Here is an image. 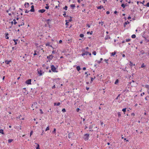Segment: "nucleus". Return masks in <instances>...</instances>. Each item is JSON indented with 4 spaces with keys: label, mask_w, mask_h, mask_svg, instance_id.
<instances>
[{
    "label": "nucleus",
    "mask_w": 149,
    "mask_h": 149,
    "mask_svg": "<svg viewBox=\"0 0 149 149\" xmlns=\"http://www.w3.org/2000/svg\"><path fill=\"white\" fill-rule=\"evenodd\" d=\"M52 19H48L46 20V21L47 22V23L49 25V21H51Z\"/></svg>",
    "instance_id": "14"
},
{
    "label": "nucleus",
    "mask_w": 149,
    "mask_h": 149,
    "mask_svg": "<svg viewBox=\"0 0 149 149\" xmlns=\"http://www.w3.org/2000/svg\"><path fill=\"white\" fill-rule=\"evenodd\" d=\"M126 6V5H125L124 4H122L121 6L123 8H125V6Z\"/></svg>",
    "instance_id": "26"
},
{
    "label": "nucleus",
    "mask_w": 149,
    "mask_h": 149,
    "mask_svg": "<svg viewBox=\"0 0 149 149\" xmlns=\"http://www.w3.org/2000/svg\"><path fill=\"white\" fill-rule=\"evenodd\" d=\"M118 80L117 79L116 80V81H115V84H117L118 83Z\"/></svg>",
    "instance_id": "36"
},
{
    "label": "nucleus",
    "mask_w": 149,
    "mask_h": 149,
    "mask_svg": "<svg viewBox=\"0 0 149 149\" xmlns=\"http://www.w3.org/2000/svg\"><path fill=\"white\" fill-rule=\"evenodd\" d=\"M103 60V59L102 58H100V61H97V63H100L102 62V61Z\"/></svg>",
    "instance_id": "25"
},
{
    "label": "nucleus",
    "mask_w": 149,
    "mask_h": 149,
    "mask_svg": "<svg viewBox=\"0 0 149 149\" xmlns=\"http://www.w3.org/2000/svg\"><path fill=\"white\" fill-rule=\"evenodd\" d=\"M126 108H124V109H123L122 110V111L124 112H125L126 111Z\"/></svg>",
    "instance_id": "41"
},
{
    "label": "nucleus",
    "mask_w": 149,
    "mask_h": 149,
    "mask_svg": "<svg viewBox=\"0 0 149 149\" xmlns=\"http://www.w3.org/2000/svg\"><path fill=\"white\" fill-rule=\"evenodd\" d=\"M62 111L63 112H66L65 109L64 108L62 110Z\"/></svg>",
    "instance_id": "38"
},
{
    "label": "nucleus",
    "mask_w": 149,
    "mask_h": 149,
    "mask_svg": "<svg viewBox=\"0 0 149 149\" xmlns=\"http://www.w3.org/2000/svg\"><path fill=\"white\" fill-rule=\"evenodd\" d=\"M102 8H103V7H102L101 6H98L97 7V9H101Z\"/></svg>",
    "instance_id": "40"
},
{
    "label": "nucleus",
    "mask_w": 149,
    "mask_h": 149,
    "mask_svg": "<svg viewBox=\"0 0 149 149\" xmlns=\"http://www.w3.org/2000/svg\"><path fill=\"white\" fill-rule=\"evenodd\" d=\"M13 139H9L8 140V142L9 143H10L13 141Z\"/></svg>",
    "instance_id": "24"
},
{
    "label": "nucleus",
    "mask_w": 149,
    "mask_h": 149,
    "mask_svg": "<svg viewBox=\"0 0 149 149\" xmlns=\"http://www.w3.org/2000/svg\"><path fill=\"white\" fill-rule=\"evenodd\" d=\"M110 13H109V11H107L106 12V13L107 14H109Z\"/></svg>",
    "instance_id": "63"
},
{
    "label": "nucleus",
    "mask_w": 149,
    "mask_h": 149,
    "mask_svg": "<svg viewBox=\"0 0 149 149\" xmlns=\"http://www.w3.org/2000/svg\"><path fill=\"white\" fill-rule=\"evenodd\" d=\"M63 15L64 16V17H65V15H66V12H64V14H63Z\"/></svg>",
    "instance_id": "54"
},
{
    "label": "nucleus",
    "mask_w": 149,
    "mask_h": 149,
    "mask_svg": "<svg viewBox=\"0 0 149 149\" xmlns=\"http://www.w3.org/2000/svg\"><path fill=\"white\" fill-rule=\"evenodd\" d=\"M94 78H91V82H92L93 80L94 79Z\"/></svg>",
    "instance_id": "62"
},
{
    "label": "nucleus",
    "mask_w": 149,
    "mask_h": 149,
    "mask_svg": "<svg viewBox=\"0 0 149 149\" xmlns=\"http://www.w3.org/2000/svg\"><path fill=\"white\" fill-rule=\"evenodd\" d=\"M141 54H143L144 53V52L143 51V50H142L140 52Z\"/></svg>",
    "instance_id": "45"
},
{
    "label": "nucleus",
    "mask_w": 149,
    "mask_h": 149,
    "mask_svg": "<svg viewBox=\"0 0 149 149\" xmlns=\"http://www.w3.org/2000/svg\"><path fill=\"white\" fill-rule=\"evenodd\" d=\"M51 70L52 72H58V71H57L56 70V68L54 65H52L51 66Z\"/></svg>",
    "instance_id": "2"
},
{
    "label": "nucleus",
    "mask_w": 149,
    "mask_h": 149,
    "mask_svg": "<svg viewBox=\"0 0 149 149\" xmlns=\"http://www.w3.org/2000/svg\"><path fill=\"white\" fill-rule=\"evenodd\" d=\"M37 71L38 73L40 74V76L42 75V70L40 69H38Z\"/></svg>",
    "instance_id": "5"
},
{
    "label": "nucleus",
    "mask_w": 149,
    "mask_h": 149,
    "mask_svg": "<svg viewBox=\"0 0 149 149\" xmlns=\"http://www.w3.org/2000/svg\"><path fill=\"white\" fill-rule=\"evenodd\" d=\"M114 13L116 14H117V11H115L114 12Z\"/></svg>",
    "instance_id": "64"
},
{
    "label": "nucleus",
    "mask_w": 149,
    "mask_h": 149,
    "mask_svg": "<svg viewBox=\"0 0 149 149\" xmlns=\"http://www.w3.org/2000/svg\"><path fill=\"white\" fill-rule=\"evenodd\" d=\"M67 8H68L67 6H65V7L63 8V9L65 10H67Z\"/></svg>",
    "instance_id": "35"
},
{
    "label": "nucleus",
    "mask_w": 149,
    "mask_h": 149,
    "mask_svg": "<svg viewBox=\"0 0 149 149\" xmlns=\"http://www.w3.org/2000/svg\"><path fill=\"white\" fill-rule=\"evenodd\" d=\"M54 57L52 55H49V56H47V58L49 60H51Z\"/></svg>",
    "instance_id": "6"
},
{
    "label": "nucleus",
    "mask_w": 149,
    "mask_h": 149,
    "mask_svg": "<svg viewBox=\"0 0 149 149\" xmlns=\"http://www.w3.org/2000/svg\"><path fill=\"white\" fill-rule=\"evenodd\" d=\"M31 79H28L26 81V83L27 84H31Z\"/></svg>",
    "instance_id": "4"
},
{
    "label": "nucleus",
    "mask_w": 149,
    "mask_h": 149,
    "mask_svg": "<svg viewBox=\"0 0 149 149\" xmlns=\"http://www.w3.org/2000/svg\"><path fill=\"white\" fill-rule=\"evenodd\" d=\"M33 104H32V106H31V107H32V108H34V107H33V105H36V104H37V103H36V102H34V103H33ZM33 110H34V109H33Z\"/></svg>",
    "instance_id": "27"
},
{
    "label": "nucleus",
    "mask_w": 149,
    "mask_h": 149,
    "mask_svg": "<svg viewBox=\"0 0 149 149\" xmlns=\"http://www.w3.org/2000/svg\"><path fill=\"white\" fill-rule=\"evenodd\" d=\"M116 53L115 52H112L111 53V56H114L116 54Z\"/></svg>",
    "instance_id": "21"
},
{
    "label": "nucleus",
    "mask_w": 149,
    "mask_h": 149,
    "mask_svg": "<svg viewBox=\"0 0 149 149\" xmlns=\"http://www.w3.org/2000/svg\"><path fill=\"white\" fill-rule=\"evenodd\" d=\"M56 132V129L55 128L54 129L53 131L52 132V133L53 134H55Z\"/></svg>",
    "instance_id": "29"
},
{
    "label": "nucleus",
    "mask_w": 149,
    "mask_h": 149,
    "mask_svg": "<svg viewBox=\"0 0 149 149\" xmlns=\"http://www.w3.org/2000/svg\"><path fill=\"white\" fill-rule=\"evenodd\" d=\"M28 11L27 10H25V13H28V12L29 11Z\"/></svg>",
    "instance_id": "57"
},
{
    "label": "nucleus",
    "mask_w": 149,
    "mask_h": 149,
    "mask_svg": "<svg viewBox=\"0 0 149 149\" xmlns=\"http://www.w3.org/2000/svg\"><path fill=\"white\" fill-rule=\"evenodd\" d=\"M11 62V60H10L9 61L6 60L5 61V62L6 63V64H8Z\"/></svg>",
    "instance_id": "12"
},
{
    "label": "nucleus",
    "mask_w": 149,
    "mask_h": 149,
    "mask_svg": "<svg viewBox=\"0 0 149 149\" xmlns=\"http://www.w3.org/2000/svg\"><path fill=\"white\" fill-rule=\"evenodd\" d=\"M89 137V134H84L83 138L85 141H87L88 140Z\"/></svg>",
    "instance_id": "1"
},
{
    "label": "nucleus",
    "mask_w": 149,
    "mask_h": 149,
    "mask_svg": "<svg viewBox=\"0 0 149 149\" xmlns=\"http://www.w3.org/2000/svg\"><path fill=\"white\" fill-rule=\"evenodd\" d=\"M40 113H41V114H42L43 113V112L42 111V109H40Z\"/></svg>",
    "instance_id": "52"
},
{
    "label": "nucleus",
    "mask_w": 149,
    "mask_h": 149,
    "mask_svg": "<svg viewBox=\"0 0 149 149\" xmlns=\"http://www.w3.org/2000/svg\"><path fill=\"white\" fill-rule=\"evenodd\" d=\"M45 8L46 9H48L49 8V6H47L45 7Z\"/></svg>",
    "instance_id": "60"
},
{
    "label": "nucleus",
    "mask_w": 149,
    "mask_h": 149,
    "mask_svg": "<svg viewBox=\"0 0 149 149\" xmlns=\"http://www.w3.org/2000/svg\"><path fill=\"white\" fill-rule=\"evenodd\" d=\"M124 140H126V141H127V142L129 141H128V140H126V138H124Z\"/></svg>",
    "instance_id": "61"
},
{
    "label": "nucleus",
    "mask_w": 149,
    "mask_h": 149,
    "mask_svg": "<svg viewBox=\"0 0 149 149\" xmlns=\"http://www.w3.org/2000/svg\"><path fill=\"white\" fill-rule=\"evenodd\" d=\"M86 26L88 27V28H89L90 27V26L89 24H86Z\"/></svg>",
    "instance_id": "55"
},
{
    "label": "nucleus",
    "mask_w": 149,
    "mask_h": 149,
    "mask_svg": "<svg viewBox=\"0 0 149 149\" xmlns=\"http://www.w3.org/2000/svg\"><path fill=\"white\" fill-rule=\"evenodd\" d=\"M130 64L129 65L130 66L132 67L133 65H134V66L135 65V64H133L132 63L131 61H130Z\"/></svg>",
    "instance_id": "18"
},
{
    "label": "nucleus",
    "mask_w": 149,
    "mask_h": 149,
    "mask_svg": "<svg viewBox=\"0 0 149 149\" xmlns=\"http://www.w3.org/2000/svg\"><path fill=\"white\" fill-rule=\"evenodd\" d=\"M54 105H57V106H59L60 104V102H58L57 103H54Z\"/></svg>",
    "instance_id": "23"
},
{
    "label": "nucleus",
    "mask_w": 149,
    "mask_h": 149,
    "mask_svg": "<svg viewBox=\"0 0 149 149\" xmlns=\"http://www.w3.org/2000/svg\"><path fill=\"white\" fill-rule=\"evenodd\" d=\"M45 10L43 9H42L41 10H38V12L41 13H43L45 12Z\"/></svg>",
    "instance_id": "13"
},
{
    "label": "nucleus",
    "mask_w": 149,
    "mask_h": 149,
    "mask_svg": "<svg viewBox=\"0 0 149 149\" xmlns=\"http://www.w3.org/2000/svg\"><path fill=\"white\" fill-rule=\"evenodd\" d=\"M96 52L95 51H94L93 52V54L94 55H96Z\"/></svg>",
    "instance_id": "44"
},
{
    "label": "nucleus",
    "mask_w": 149,
    "mask_h": 149,
    "mask_svg": "<svg viewBox=\"0 0 149 149\" xmlns=\"http://www.w3.org/2000/svg\"><path fill=\"white\" fill-rule=\"evenodd\" d=\"M131 37L133 38H136V36L135 34H133L132 36Z\"/></svg>",
    "instance_id": "30"
},
{
    "label": "nucleus",
    "mask_w": 149,
    "mask_h": 149,
    "mask_svg": "<svg viewBox=\"0 0 149 149\" xmlns=\"http://www.w3.org/2000/svg\"><path fill=\"white\" fill-rule=\"evenodd\" d=\"M104 61L106 62V63H108V61H109L108 59H105L104 60Z\"/></svg>",
    "instance_id": "37"
},
{
    "label": "nucleus",
    "mask_w": 149,
    "mask_h": 149,
    "mask_svg": "<svg viewBox=\"0 0 149 149\" xmlns=\"http://www.w3.org/2000/svg\"><path fill=\"white\" fill-rule=\"evenodd\" d=\"M70 7L72 8V9H74V8L75 7V4H72L71 5H70Z\"/></svg>",
    "instance_id": "16"
},
{
    "label": "nucleus",
    "mask_w": 149,
    "mask_h": 149,
    "mask_svg": "<svg viewBox=\"0 0 149 149\" xmlns=\"http://www.w3.org/2000/svg\"><path fill=\"white\" fill-rule=\"evenodd\" d=\"M19 24L18 25V26L19 27H20L21 26H23L24 24V23L23 22V20H22V21H21V23H19Z\"/></svg>",
    "instance_id": "9"
},
{
    "label": "nucleus",
    "mask_w": 149,
    "mask_h": 149,
    "mask_svg": "<svg viewBox=\"0 0 149 149\" xmlns=\"http://www.w3.org/2000/svg\"><path fill=\"white\" fill-rule=\"evenodd\" d=\"M144 2H145V1H143L142 2H140V3H142L143 4H144Z\"/></svg>",
    "instance_id": "56"
},
{
    "label": "nucleus",
    "mask_w": 149,
    "mask_h": 149,
    "mask_svg": "<svg viewBox=\"0 0 149 149\" xmlns=\"http://www.w3.org/2000/svg\"><path fill=\"white\" fill-rule=\"evenodd\" d=\"M146 6L147 7H149V2H148Z\"/></svg>",
    "instance_id": "51"
},
{
    "label": "nucleus",
    "mask_w": 149,
    "mask_h": 149,
    "mask_svg": "<svg viewBox=\"0 0 149 149\" xmlns=\"http://www.w3.org/2000/svg\"><path fill=\"white\" fill-rule=\"evenodd\" d=\"M30 11H31V12H33L34 11V8H31V9L30 10Z\"/></svg>",
    "instance_id": "42"
},
{
    "label": "nucleus",
    "mask_w": 149,
    "mask_h": 149,
    "mask_svg": "<svg viewBox=\"0 0 149 149\" xmlns=\"http://www.w3.org/2000/svg\"><path fill=\"white\" fill-rule=\"evenodd\" d=\"M104 39L105 40H106L108 39H110L111 37H110L108 35H107L105 36Z\"/></svg>",
    "instance_id": "8"
},
{
    "label": "nucleus",
    "mask_w": 149,
    "mask_h": 149,
    "mask_svg": "<svg viewBox=\"0 0 149 149\" xmlns=\"http://www.w3.org/2000/svg\"><path fill=\"white\" fill-rule=\"evenodd\" d=\"M87 34H90L91 35H92V33H93V31H91V32H89V31H88L87 32Z\"/></svg>",
    "instance_id": "32"
},
{
    "label": "nucleus",
    "mask_w": 149,
    "mask_h": 149,
    "mask_svg": "<svg viewBox=\"0 0 149 149\" xmlns=\"http://www.w3.org/2000/svg\"><path fill=\"white\" fill-rule=\"evenodd\" d=\"M79 36L81 38H83L84 37V35L83 34H81L79 35Z\"/></svg>",
    "instance_id": "34"
},
{
    "label": "nucleus",
    "mask_w": 149,
    "mask_h": 149,
    "mask_svg": "<svg viewBox=\"0 0 149 149\" xmlns=\"http://www.w3.org/2000/svg\"><path fill=\"white\" fill-rule=\"evenodd\" d=\"M130 40H131V39H126L125 40V42H129L130 41Z\"/></svg>",
    "instance_id": "33"
},
{
    "label": "nucleus",
    "mask_w": 149,
    "mask_h": 149,
    "mask_svg": "<svg viewBox=\"0 0 149 149\" xmlns=\"http://www.w3.org/2000/svg\"><path fill=\"white\" fill-rule=\"evenodd\" d=\"M5 38L6 39H8L9 38L8 37L9 34L8 33H6L5 34Z\"/></svg>",
    "instance_id": "10"
},
{
    "label": "nucleus",
    "mask_w": 149,
    "mask_h": 149,
    "mask_svg": "<svg viewBox=\"0 0 149 149\" xmlns=\"http://www.w3.org/2000/svg\"><path fill=\"white\" fill-rule=\"evenodd\" d=\"M145 67V65H144V63H143L142 65H141V68H144V67Z\"/></svg>",
    "instance_id": "43"
},
{
    "label": "nucleus",
    "mask_w": 149,
    "mask_h": 149,
    "mask_svg": "<svg viewBox=\"0 0 149 149\" xmlns=\"http://www.w3.org/2000/svg\"><path fill=\"white\" fill-rule=\"evenodd\" d=\"M0 133L1 134H4V133L3 132V130L2 129L0 130Z\"/></svg>",
    "instance_id": "20"
},
{
    "label": "nucleus",
    "mask_w": 149,
    "mask_h": 149,
    "mask_svg": "<svg viewBox=\"0 0 149 149\" xmlns=\"http://www.w3.org/2000/svg\"><path fill=\"white\" fill-rule=\"evenodd\" d=\"M76 69L78 71H79L80 70V68L79 66H77Z\"/></svg>",
    "instance_id": "22"
},
{
    "label": "nucleus",
    "mask_w": 149,
    "mask_h": 149,
    "mask_svg": "<svg viewBox=\"0 0 149 149\" xmlns=\"http://www.w3.org/2000/svg\"><path fill=\"white\" fill-rule=\"evenodd\" d=\"M67 20H65V22H66V23H65V25H66V26H68V22H67Z\"/></svg>",
    "instance_id": "50"
},
{
    "label": "nucleus",
    "mask_w": 149,
    "mask_h": 149,
    "mask_svg": "<svg viewBox=\"0 0 149 149\" xmlns=\"http://www.w3.org/2000/svg\"><path fill=\"white\" fill-rule=\"evenodd\" d=\"M35 144L37 145V147L36 148V149H40L39 147V144L37 143H36Z\"/></svg>",
    "instance_id": "19"
},
{
    "label": "nucleus",
    "mask_w": 149,
    "mask_h": 149,
    "mask_svg": "<svg viewBox=\"0 0 149 149\" xmlns=\"http://www.w3.org/2000/svg\"><path fill=\"white\" fill-rule=\"evenodd\" d=\"M118 116L119 117H121V114H120V112H118Z\"/></svg>",
    "instance_id": "31"
},
{
    "label": "nucleus",
    "mask_w": 149,
    "mask_h": 149,
    "mask_svg": "<svg viewBox=\"0 0 149 149\" xmlns=\"http://www.w3.org/2000/svg\"><path fill=\"white\" fill-rule=\"evenodd\" d=\"M13 21L14 22V24H16L17 23V22H16V20L15 19H14L13 20Z\"/></svg>",
    "instance_id": "39"
},
{
    "label": "nucleus",
    "mask_w": 149,
    "mask_h": 149,
    "mask_svg": "<svg viewBox=\"0 0 149 149\" xmlns=\"http://www.w3.org/2000/svg\"><path fill=\"white\" fill-rule=\"evenodd\" d=\"M129 23H130V22L128 21H127L126 22H125L124 23V27H125L126 25H127L128 24H129Z\"/></svg>",
    "instance_id": "17"
},
{
    "label": "nucleus",
    "mask_w": 149,
    "mask_h": 149,
    "mask_svg": "<svg viewBox=\"0 0 149 149\" xmlns=\"http://www.w3.org/2000/svg\"><path fill=\"white\" fill-rule=\"evenodd\" d=\"M37 51H34V53L33 54V55L35 56L37 54L36 53Z\"/></svg>",
    "instance_id": "48"
},
{
    "label": "nucleus",
    "mask_w": 149,
    "mask_h": 149,
    "mask_svg": "<svg viewBox=\"0 0 149 149\" xmlns=\"http://www.w3.org/2000/svg\"><path fill=\"white\" fill-rule=\"evenodd\" d=\"M49 130V127H47V128H46V130H45V131H47V130Z\"/></svg>",
    "instance_id": "46"
},
{
    "label": "nucleus",
    "mask_w": 149,
    "mask_h": 149,
    "mask_svg": "<svg viewBox=\"0 0 149 149\" xmlns=\"http://www.w3.org/2000/svg\"><path fill=\"white\" fill-rule=\"evenodd\" d=\"M13 40L15 42V45H16L17 44V42L18 41V40H15V39H13Z\"/></svg>",
    "instance_id": "28"
},
{
    "label": "nucleus",
    "mask_w": 149,
    "mask_h": 149,
    "mask_svg": "<svg viewBox=\"0 0 149 149\" xmlns=\"http://www.w3.org/2000/svg\"><path fill=\"white\" fill-rule=\"evenodd\" d=\"M55 87H56L55 86V85H54V86L52 87V89H54V88H55Z\"/></svg>",
    "instance_id": "58"
},
{
    "label": "nucleus",
    "mask_w": 149,
    "mask_h": 149,
    "mask_svg": "<svg viewBox=\"0 0 149 149\" xmlns=\"http://www.w3.org/2000/svg\"><path fill=\"white\" fill-rule=\"evenodd\" d=\"M33 133V131H31L30 133V136L31 137V135Z\"/></svg>",
    "instance_id": "49"
},
{
    "label": "nucleus",
    "mask_w": 149,
    "mask_h": 149,
    "mask_svg": "<svg viewBox=\"0 0 149 149\" xmlns=\"http://www.w3.org/2000/svg\"><path fill=\"white\" fill-rule=\"evenodd\" d=\"M103 1L104 3H105V2L107 1V0H102Z\"/></svg>",
    "instance_id": "59"
},
{
    "label": "nucleus",
    "mask_w": 149,
    "mask_h": 149,
    "mask_svg": "<svg viewBox=\"0 0 149 149\" xmlns=\"http://www.w3.org/2000/svg\"><path fill=\"white\" fill-rule=\"evenodd\" d=\"M10 52L9 53H10L11 54L13 55V54H15L14 52V47H12V49L10 51Z\"/></svg>",
    "instance_id": "3"
},
{
    "label": "nucleus",
    "mask_w": 149,
    "mask_h": 149,
    "mask_svg": "<svg viewBox=\"0 0 149 149\" xmlns=\"http://www.w3.org/2000/svg\"><path fill=\"white\" fill-rule=\"evenodd\" d=\"M60 79L59 78H58L57 79H55L54 80V82H56V83L59 82Z\"/></svg>",
    "instance_id": "15"
},
{
    "label": "nucleus",
    "mask_w": 149,
    "mask_h": 149,
    "mask_svg": "<svg viewBox=\"0 0 149 149\" xmlns=\"http://www.w3.org/2000/svg\"><path fill=\"white\" fill-rule=\"evenodd\" d=\"M89 53V52H84L82 53L81 55L82 56H84L85 55H87Z\"/></svg>",
    "instance_id": "7"
},
{
    "label": "nucleus",
    "mask_w": 149,
    "mask_h": 149,
    "mask_svg": "<svg viewBox=\"0 0 149 149\" xmlns=\"http://www.w3.org/2000/svg\"><path fill=\"white\" fill-rule=\"evenodd\" d=\"M144 94H145V93L144 92H143L142 93H141V96H142Z\"/></svg>",
    "instance_id": "53"
},
{
    "label": "nucleus",
    "mask_w": 149,
    "mask_h": 149,
    "mask_svg": "<svg viewBox=\"0 0 149 149\" xmlns=\"http://www.w3.org/2000/svg\"><path fill=\"white\" fill-rule=\"evenodd\" d=\"M29 4L28 3L26 2L25 3L24 6L25 8H27L28 7H29Z\"/></svg>",
    "instance_id": "11"
},
{
    "label": "nucleus",
    "mask_w": 149,
    "mask_h": 149,
    "mask_svg": "<svg viewBox=\"0 0 149 149\" xmlns=\"http://www.w3.org/2000/svg\"><path fill=\"white\" fill-rule=\"evenodd\" d=\"M146 88H147L148 89H149V85H147L145 86Z\"/></svg>",
    "instance_id": "47"
}]
</instances>
